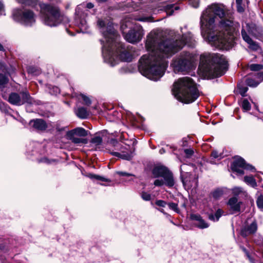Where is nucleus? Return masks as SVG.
I'll use <instances>...</instances> for the list:
<instances>
[{
	"instance_id": "obj_1",
	"label": "nucleus",
	"mask_w": 263,
	"mask_h": 263,
	"mask_svg": "<svg viewBox=\"0 0 263 263\" xmlns=\"http://www.w3.org/2000/svg\"><path fill=\"white\" fill-rule=\"evenodd\" d=\"M195 43L190 32L182 34L181 37L175 35L173 38L164 39L161 31L154 30L147 35L145 47L149 53L140 59L139 70L148 79L157 81L163 76L167 67L166 59L181 50L185 45L194 47Z\"/></svg>"
},
{
	"instance_id": "obj_2",
	"label": "nucleus",
	"mask_w": 263,
	"mask_h": 263,
	"mask_svg": "<svg viewBox=\"0 0 263 263\" xmlns=\"http://www.w3.org/2000/svg\"><path fill=\"white\" fill-rule=\"evenodd\" d=\"M200 23L203 37L212 46L222 50H229L234 46L240 24L233 21L223 6H209L202 12Z\"/></svg>"
},
{
	"instance_id": "obj_3",
	"label": "nucleus",
	"mask_w": 263,
	"mask_h": 263,
	"mask_svg": "<svg viewBox=\"0 0 263 263\" xmlns=\"http://www.w3.org/2000/svg\"><path fill=\"white\" fill-rule=\"evenodd\" d=\"M97 26L105 39L106 43L102 46V55L106 62L114 66L118 59L123 61H132L134 55L132 47L125 49L123 44L119 41V36L113 27V24L108 18H98Z\"/></svg>"
},
{
	"instance_id": "obj_4",
	"label": "nucleus",
	"mask_w": 263,
	"mask_h": 263,
	"mask_svg": "<svg viewBox=\"0 0 263 263\" xmlns=\"http://www.w3.org/2000/svg\"><path fill=\"white\" fill-rule=\"evenodd\" d=\"M227 68V61L219 54L206 53L200 57V68L208 77L214 78L223 75Z\"/></svg>"
},
{
	"instance_id": "obj_5",
	"label": "nucleus",
	"mask_w": 263,
	"mask_h": 263,
	"mask_svg": "<svg viewBox=\"0 0 263 263\" xmlns=\"http://www.w3.org/2000/svg\"><path fill=\"white\" fill-rule=\"evenodd\" d=\"M172 91L178 101L186 104L194 102L199 96L196 84L189 77L178 79L174 83Z\"/></svg>"
},
{
	"instance_id": "obj_6",
	"label": "nucleus",
	"mask_w": 263,
	"mask_h": 263,
	"mask_svg": "<svg viewBox=\"0 0 263 263\" xmlns=\"http://www.w3.org/2000/svg\"><path fill=\"white\" fill-rule=\"evenodd\" d=\"M41 13L44 23L50 27L56 26L61 22V14L58 7L47 4H40Z\"/></svg>"
},
{
	"instance_id": "obj_7",
	"label": "nucleus",
	"mask_w": 263,
	"mask_h": 263,
	"mask_svg": "<svg viewBox=\"0 0 263 263\" xmlns=\"http://www.w3.org/2000/svg\"><path fill=\"white\" fill-rule=\"evenodd\" d=\"M193 56L189 52L183 51L175 59L172 66L175 72H186L192 67Z\"/></svg>"
},
{
	"instance_id": "obj_8",
	"label": "nucleus",
	"mask_w": 263,
	"mask_h": 263,
	"mask_svg": "<svg viewBox=\"0 0 263 263\" xmlns=\"http://www.w3.org/2000/svg\"><path fill=\"white\" fill-rule=\"evenodd\" d=\"M256 26L255 24H247L246 27H242L241 34L243 40L248 44V47L252 50L257 51L260 47L257 43L254 41L250 36L255 35Z\"/></svg>"
},
{
	"instance_id": "obj_9",
	"label": "nucleus",
	"mask_w": 263,
	"mask_h": 263,
	"mask_svg": "<svg viewBox=\"0 0 263 263\" xmlns=\"http://www.w3.org/2000/svg\"><path fill=\"white\" fill-rule=\"evenodd\" d=\"M126 26V25L123 24L121 27L124 39L128 42L133 44L139 42L144 34L142 27L138 24H136L128 32L125 33L124 31V29Z\"/></svg>"
},
{
	"instance_id": "obj_10",
	"label": "nucleus",
	"mask_w": 263,
	"mask_h": 263,
	"mask_svg": "<svg viewBox=\"0 0 263 263\" xmlns=\"http://www.w3.org/2000/svg\"><path fill=\"white\" fill-rule=\"evenodd\" d=\"M152 173L155 178L162 177L165 181V184L171 187L175 184L173 174L166 167L164 166H156L153 171Z\"/></svg>"
},
{
	"instance_id": "obj_11",
	"label": "nucleus",
	"mask_w": 263,
	"mask_h": 263,
	"mask_svg": "<svg viewBox=\"0 0 263 263\" xmlns=\"http://www.w3.org/2000/svg\"><path fill=\"white\" fill-rule=\"evenodd\" d=\"M110 143L117 147L116 149L119 151L111 152L112 155L126 160H130L132 159L134 156V152L130 149L129 145H122L115 139H111Z\"/></svg>"
},
{
	"instance_id": "obj_12",
	"label": "nucleus",
	"mask_w": 263,
	"mask_h": 263,
	"mask_svg": "<svg viewBox=\"0 0 263 263\" xmlns=\"http://www.w3.org/2000/svg\"><path fill=\"white\" fill-rule=\"evenodd\" d=\"M13 16L15 20L26 26H31L35 22V14L30 10L17 11L13 14Z\"/></svg>"
},
{
	"instance_id": "obj_13",
	"label": "nucleus",
	"mask_w": 263,
	"mask_h": 263,
	"mask_svg": "<svg viewBox=\"0 0 263 263\" xmlns=\"http://www.w3.org/2000/svg\"><path fill=\"white\" fill-rule=\"evenodd\" d=\"M8 101L11 104L17 106L22 105L26 103L33 104L34 102L27 91L21 92L20 93H11L9 95Z\"/></svg>"
},
{
	"instance_id": "obj_14",
	"label": "nucleus",
	"mask_w": 263,
	"mask_h": 263,
	"mask_svg": "<svg viewBox=\"0 0 263 263\" xmlns=\"http://www.w3.org/2000/svg\"><path fill=\"white\" fill-rule=\"evenodd\" d=\"M82 5H79L76 8L74 24L80 28L81 31L85 32L88 28V25L86 20L87 13L85 12V11H87V10L83 11L82 9Z\"/></svg>"
},
{
	"instance_id": "obj_15",
	"label": "nucleus",
	"mask_w": 263,
	"mask_h": 263,
	"mask_svg": "<svg viewBox=\"0 0 263 263\" xmlns=\"http://www.w3.org/2000/svg\"><path fill=\"white\" fill-rule=\"evenodd\" d=\"M231 168L233 171L237 172L238 174L242 175L244 172L242 169L255 171V167L249 164H247L245 160L241 157H238L233 162Z\"/></svg>"
},
{
	"instance_id": "obj_16",
	"label": "nucleus",
	"mask_w": 263,
	"mask_h": 263,
	"mask_svg": "<svg viewBox=\"0 0 263 263\" xmlns=\"http://www.w3.org/2000/svg\"><path fill=\"white\" fill-rule=\"evenodd\" d=\"M257 230V225L255 221L252 222L250 224H248L242 227L240 231V235L243 237L253 235Z\"/></svg>"
},
{
	"instance_id": "obj_17",
	"label": "nucleus",
	"mask_w": 263,
	"mask_h": 263,
	"mask_svg": "<svg viewBox=\"0 0 263 263\" xmlns=\"http://www.w3.org/2000/svg\"><path fill=\"white\" fill-rule=\"evenodd\" d=\"M30 125L37 130H44L47 127L45 121L42 119H39L31 120L30 122Z\"/></svg>"
},
{
	"instance_id": "obj_18",
	"label": "nucleus",
	"mask_w": 263,
	"mask_h": 263,
	"mask_svg": "<svg viewBox=\"0 0 263 263\" xmlns=\"http://www.w3.org/2000/svg\"><path fill=\"white\" fill-rule=\"evenodd\" d=\"M241 202L238 201L236 197L231 198L228 201V204L230 209L234 212H238L240 210Z\"/></svg>"
},
{
	"instance_id": "obj_19",
	"label": "nucleus",
	"mask_w": 263,
	"mask_h": 263,
	"mask_svg": "<svg viewBox=\"0 0 263 263\" xmlns=\"http://www.w3.org/2000/svg\"><path fill=\"white\" fill-rule=\"evenodd\" d=\"M67 135H74L80 137H84L87 135V131L82 127H77L68 131Z\"/></svg>"
},
{
	"instance_id": "obj_20",
	"label": "nucleus",
	"mask_w": 263,
	"mask_h": 263,
	"mask_svg": "<svg viewBox=\"0 0 263 263\" xmlns=\"http://www.w3.org/2000/svg\"><path fill=\"white\" fill-rule=\"evenodd\" d=\"M76 115L81 119H86L89 116L88 111L84 107H78L74 111Z\"/></svg>"
},
{
	"instance_id": "obj_21",
	"label": "nucleus",
	"mask_w": 263,
	"mask_h": 263,
	"mask_svg": "<svg viewBox=\"0 0 263 263\" xmlns=\"http://www.w3.org/2000/svg\"><path fill=\"white\" fill-rule=\"evenodd\" d=\"M68 138L74 144H87L88 140L87 139L83 138L74 135H67Z\"/></svg>"
},
{
	"instance_id": "obj_22",
	"label": "nucleus",
	"mask_w": 263,
	"mask_h": 263,
	"mask_svg": "<svg viewBox=\"0 0 263 263\" xmlns=\"http://www.w3.org/2000/svg\"><path fill=\"white\" fill-rule=\"evenodd\" d=\"M245 82L247 85L253 87H256L260 83V82L256 80L255 76L253 77L249 76L247 78Z\"/></svg>"
},
{
	"instance_id": "obj_23",
	"label": "nucleus",
	"mask_w": 263,
	"mask_h": 263,
	"mask_svg": "<svg viewBox=\"0 0 263 263\" xmlns=\"http://www.w3.org/2000/svg\"><path fill=\"white\" fill-rule=\"evenodd\" d=\"M72 95L73 97H76L78 98L79 96L81 97L83 101V103L87 106H89L91 103V101L90 98L84 94L80 93L78 95L77 93H73Z\"/></svg>"
},
{
	"instance_id": "obj_24",
	"label": "nucleus",
	"mask_w": 263,
	"mask_h": 263,
	"mask_svg": "<svg viewBox=\"0 0 263 263\" xmlns=\"http://www.w3.org/2000/svg\"><path fill=\"white\" fill-rule=\"evenodd\" d=\"M223 214V211L221 209H218L214 215L211 214L209 215V218L210 220L213 221H218L219 218Z\"/></svg>"
},
{
	"instance_id": "obj_25",
	"label": "nucleus",
	"mask_w": 263,
	"mask_h": 263,
	"mask_svg": "<svg viewBox=\"0 0 263 263\" xmlns=\"http://www.w3.org/2000/svg\"><path fill=\"white\" fill-rule=\"evenodd\" d=\"M244 181L252 187H255L257 183L253 176H245L244 177Z\"/></svg>"
},
{
	"instance_id": "obj_26",
	"label": "nucleus",
	"mask_w": 263,
	"mask_h": 263,
	"mask_svg": "<svg viewBox=\"0 0 263 263\" xmlns=\"http://www.w3.org/2000/svg\"><path fill=\"white\" fill-rule=\"evenodd\" d=\"M163 8L165 11L169 14L170 15H172L174 12V10H177L178 7L174 6L173 4H166L163 6Z\"/></svg>"
},
{
	"instance_id": "obj_27",
	"label": "nucleus",
	"mask_w": 263,
	"mask_h": 263,
	"mask_svg": "<svg viewBox=\"0 0 263 263\" xmlns=\"http://www.w3.org/2000/svg\"><path fill=\"white\" fill-rule=\"evenodd\" d=\"M237 88L238 89L239 93L243 97L246 96V92H247L248 88L247 86L243 85L242 84L239 83L237 85Z\"/></svg>"
},
{
	"instance_id": "obj_28",
	"label": "nucleus",
	"mask_w": 263,
	"mask_h": 263,
	"mask_svg": "<svg viewBox=\"0 0 263 263\" xmlns=\"http://www.w3.org/2000/svg\"><path fill=\"white\" fill-rule=\"evenodd\" d=\"M17 1L22 4L31 6H35L37 3V0H17Z\"/></svg>"
},
{
	"instance_id": "obj_29",
	"label": "nucleus",
	"mask_w": 263,
	"mask_h": 263,
	"mask_svg": "<svg viewBox=\"0 0 263 263\" xmlns=\"http://www.w3.org/2000/svg\"><path fill=\"white\" fill-rule=\"evenodd\" d=\"M27 71L29 73L37 76L40 74L41 70L40 69L34 66H29L27 68Z\"/></svg>"
},
{
	"instance_id": "obj_30",
	"label": "nucleus",
	"mask_w": 263,
	"mask_h": 263,
	"mask_svg": "<svg viewBox=\"0 0 263 263\" xmlns=\"http://www.w3.org/2000/svg\"><path fill=\"white\" fill-rule=\"evenodd\" d=\"M248 67L251 70L254 71H257L261 70L263 68V65L261 64H249Z\"/></svg>"
},
{
	"instance_id": "obj_31",
	"label": "nucleus",
	"mask_w": 263,
	"mask_h": 263,
	"mask_svg": "<svg viewBox=\"0 0 263 263\" xmlns=\"http://www.w3.org/2000/svg\"><path fill=\"white\" fill-rule=\"evenodd\" d=\"M48 91L52 95H57L60 93V89L59 88L55 86L49 85L48 86Z\"/></svg>"
},
{
	"instance_id": "obj_32",
	"label": "nucleus",
	"mask_w": 263,
	"mask_h": 263,
	"mask_svg": "<svg viewBox=\"0 0 263 263\" xmlns=\"http://www.w3.org/2000/svg\"><path fill=\"white\" fill-rule=\"evenodd\" d=\"M88 177H89L91 179H95L98 180H101L102 181H105V182H109L110 180L108 179H106L103 177H102L99 175H97L92 174H89L88 175Z\"/></svg>"
},
{
	"instance_id": "obj_33",
	"label": "nucleus",
	"mask_w": 263,
	"mask_h": 263,
	"mask_svg": "<svg viewBox=\"0 0 263 263\" xmlns=\"http://www.w3.org/2000/svg\"><path fill=\"white\" fill-rule=\"evenodd\" d=\"M90 142L95 145H100L102 142V139L100 136H96L91 139Z\"/></svg>"
},
{
	"instance_id": "obj_34",
	"label": "nucleus",
	"mask_w": 263,
	"mask_h": 263,
	"mask_svg": "<svg viewBox=\"0 0 263 263\" xmlns=\"http://www.w3.org/2000/svg\"><path fill=\"white\" fill-rule=\"evenodd\" d=\"M223 193L222 190L217 189L212 193V196L216 199H219L223 195Z\"/></svg>"
},
{
	"instance_id": "obj_35",
	"label": "nucleus",
	"mask_w": 263,
	"mask_h": 263,
	"mask_svg": "<svg viewBox=\"0 0 263 263\" xmlns=\"http://www.w3.org/2000/svg\"><path fill=\"white\" fill-rule=\"evenodd\" d=\"M241 107L245 111H248L251 109V104L247 99H243L241 103Z\"/></svg>"
},
{
	"instance_id": "obj_36",
	"label": "nucleus",
	"mask_w": 263,
	"mask_h": 263,
	"mask_svg": "<svg viewBox=\"0 0 263 263\" xmlns=\"http://www.w3.org/2000/svg\"><path fill=\"white\" fill-rule=\"evenodd\" d=\"M196 226L200 229H205L209 227V225L202 218H201Z\"/></svg>"
},
{
	"instance_id": "obj_37",
	"label": "nucleus",
	"mask_w": 263,
	"mask_h": 263,
	"mask_svg": "<svg viewBox=\"0 0 263 263\" xmlns=\"http://www.w3.org/2000/svg\"><path fill=\"white\" fill-rule=\"evenodd\" d=\"M256 203L258 208L263 211V196L261 195L258 197Z\"/></svg>"
},
{
	"instance_id": "obj_38",
	"label": "nucleus",
	"mask_w": 263,
	"mask_h": 263,
	"mask_svg": "<svg viewBox=\"0 0 263 263\" xmlns=\"http://www.w3.org/2000/svg\"><path fill=\"white\" fill-rule=\"evenodd\" d=\"M168 205L169 208L175 212L178 213L180 212L179 208H178V204L174 202L168 203Z\"/></svg>"
},
{
	"instance_id": "obj_39",
	"label": "nucleus",
	"mask_w": 263,
	"mask_h": 263,
	"mask_svg": "<svg viewBox=\"0 0 263 263\" xmlns=\"http://www.w3.org/2000/svg\"><path fill=\"white\" fill-rule=\"evenodd\" d=\"M117 174H119L120 176L131 177L130 179H129V181H134V177H135V176L132 174L127 173L124 172H118Z\"/></svg>"
},
{
	"instance_id": "obj_40",
	"label": "nucleus",
	"mask_w": 263,
	"mask_h": 263,
	"mask_svg": "<svg viewBox=\"0 0 263 263\" xmlns=\"http://www.w3.org/2000/svg\"><path fill=\"white\" fill-rule=\"evenodd\" d=\"M141 198L145 201H149L151 199V195L145 192L141 193Z\"/></svg>"
},
{
	"instance_id": "obj_41",
	"label": "nucleus",
	"mask_w": 263,
	"mask_h": 263,
	"mask_svg": "<svg viewBox=\"0 0 263 263\" xmlns=\"http://www.w3.org/2000/svg\"><path fill=\"white\" fill-rule=\"evenodd\" d=\"M211 156L215 159H221L222 158V154H219L216 151H214L211 153Z\"/></svg>"
},
{
	"instance_id": "obj_42",
	"label": "nucleus",
	"mask_w": 263,
	"mask_h": 263,
	"mask_svg": "<svg viewBox=\"0 0 263 263\" xmlns=\"http://www.w3.org/2000/svg\"><path fill=\"white\" fill-rule=\"evenodd\" d=\"M184 152L187 158H190L194 153V150L192 148L185 149Z\"/></svg>"
},
{
	"instance_id": "obj_43",
	"label": "nucleus",
	"mask_w": 263,
	"mask_h": 263,
	"mask_svg": "<svg viewBox=\"0 0 263 263\" xmlns=\"http://www.w3.org/2000/svg\"><path fill=\"white\" fill-rule=\"evenodd\" d=\"M8 81V79L4 74H0V86L6 84Z\"/></svg>"
},
{
	"instance_id": "obj_44",
	"label": "nucleus",
	"mask_w": 263,
	"mask_h": 263,
	"mask_svg": "<svg viewBox=\"0 0 263 263\" xmlns=\"http://www.w3.org/2000/svg\"><path fill=\"white\" fill-rule=\"evenodd\" d=\"M242 192V189L241 187H235L233 188L232 190V193L235 196L238 195Z\"/></svg>"
},
{
	"instance_id": "obj_45",
	"label": "nucleus",
	"mask_w": 263,
	"mask_h": 263,
	"mask_svg": "<svg viewBox=\"0 0 263 263\" xmlns=\"http://www.w3.org/2000/svg\"><path fill=\"white\" fill-rule=\"evenodd\" d=\"M154 184L155 186H161L165 184V181H164L163 179H156Z\"/></svg>"
},
{
	"instance_id": "obj_46",
	"label": "nucleus",
	"mask_w": 263,
	"mask_h": 263,
	"mask_svg": "<svg viewBox=\"0 0 263 263\" xmlns=\"http://www.w3.org/2000/svg\"><path fill=\"white\" fill-rule=\"evenodd\" d=\"M155 203L157 205L161 207H165L167 204V203L162 200H157L156 201Z\"/></svg>"
},
{
	"instance_id": "obj_47",
	"label": "nucleus",
	"mask_w": 263,
	"mask_h": 263,
	"mask_svg": "<svg viewBox=\"0 0 263 263\" xmlns=\"http://www.w3.org/2000/svg\"><path fill=\"white\" fill-rule=\"evenodd\" d=\"M237 10L238 12L242 13L244 11V8L242 6V2H236Z\"/></svg>"
},
{
	"instance_id": "obj_48",
	"label": "nucleus",
	"mask_w": 263,
	"mask_h": 263,
	"mask_svg": "<svg viewBox=\"0 0 263 263\" xmlns=\"http://www.w3.org/2000/svg\"><path fill=\"white\" fill-rule=\"evenodd\" d=\"M191 219L193 220H196L197 221H199V220L202 218L200 215L198 214H191Z\"/></svg>"
},
{
	"instance_id": "obj_49",
	"label": "nucleus",
	"mask_w": 263,
	"mask_h": 263,
	"mask_svg": "<svg viewBox=\"0 0 263 263\" xmlns=\"http://www.w3.org/2000/svg\"><path fill=\"white\" fill-rule=\"evenodd\" d=\"M256 79H258L260 83L263 81V72L258 73L257 74L254 75Z\"/></svg>"
},
{
	"instance_id": "obj_50",
	"label": "nucleus",
	"mask_w": 263,
	"mask_h": 263,
	"mask_svg": "<svg viewBox=\"0 0 263 263\" xmlns=\"http://www.w3.org/2000/svg\"><path fill=\"white\" fill-rule=\"evenodd\" d=\"M190 3L195 8H197L199 6V0H191Z\"/></svg>"
},
{
	"instance_id": "obj_51",
	"label": "nucleus",
	"mask_w": 263,
	"mask_h": 263,
	"mask_svg": "<svg viewBox=\"0 0 263 263\" xmlns=\"http://www.w3.org/2000/svg\"><path fill=\"white\" fill-rule=\"evenodd\" d=\"M136 20L141 21V22H146L149 21L151 20L150 17H140L138 18H136Z\"/></svg>"
},
{
	"instance_id": "obj_52",
	"label": "nucleus",
	"mask_w": 263,
	"mask_h": 263,
	"mask_svg": "<svg viewBox=\"0 0 263 263\" xmlns=\"http://www.w3.org/2000/svg\"><path fill=\"white\" fill-rule=\"evenodd\" d=\"M41 162H44V163H48V164H50L51 163V162H53L54 161V160H49L48 159H47V158H43L41 161Z\"/></svg>"
},
{
	"instance_id": "obj_53",
	"label": "nucleus",
	"mask_w": 263,
	"mask_h": 263,
	"mask_svg": "<svg viewBox=\"0 0 263 263\" xmlns=\"http://www.w3.org/2000/svg\"><path fill=\"white\" fill-rule=\"evenodd\" d=\"M4 5L2 2L0 1V15H2L4 13Z\"/></svg>"
},
{
	"instance_id": "obj_54",
	"label": "nucleus",
	"mask_w": 263,
	"mask_h": 263,
	"mask_svg": "<svg viewBox=\"0 0 263 263\" xmlns=\"http://www.w3.org/2000/svg\"><path fill=\"white\" fill-rule=\"evenodd\" d=\"M94 5L91 3H88L86 5V8L88 9H91L93 7Z\"/></svg>"
},
{
	"instance_id": "obj_55",
	"label": "nucleus",
	"mask_w": 263,
	"mask_h": 263,
	"mask_svg": "<svg viewBox=\"0 0 263 263\" xmlns=\"http://www.w3.org/2000/svg\"><path fill=\"white\" fill-rule=\"evenodd\" d=\"M128 118L131 122H134L136 120L135 117L132 115L131 116H129Z\"/></svg>"
},
{
	"instance_id": "obj_56",
	"label": "nucleus",
	"mask_w": 263,
	"mask_h": 263,
	"mask_svg": "<svg viewBox=\"0 0 263 263\" xmlns=\"http://www.w3.org/2000/svg\"><path fill=\"white\" fill-rule=\"evenodd\" d=\"M159 153L161 154H163V153H165V149L164 148H161L159 151Z\"/></svg>"
},
{
	"instance_id": "obj_57",
	"label": "nucleus",
	"mask_w": 263,
	"mask_h": 263,
	"mask_svg": "<svg viewBox=\"0 0 263 263\" xmlns=\"http://www.w3.org/2000/svg\"><path fill=\"white\" fill-rule=\"evenodd\" d=\"M5 106V104L2 103V102H0V109H2V108Z\"/></svg>"
},
{
	"instance_id": "obj_58",
	"label": "nucleus",
	"mask_w": 263,
	"mask_h": 263,
	"mask_svg": "<svg viewBox=\"0 0 263 263\" xmlns=\"http://www.w3.org/2000/svg\"><path fill=\"white\" fill-rule=\"evenodd\" d=\"M4 50L3 45L0 43V51H3Z\"/></svg>"
},
{
	"instance_id": "obj_59",
	"label": "nucleus",
	"mask_w": 263,
	"mask_h": 263,
	"mask_svg": "<svg viewBox=\"0 0 263 263\" xmlns=\"http://www.w3.org/2000/svg\"><path fill=\"white\" fill-rule=\"evenodd\" d=\"M64 130V128H60L59 127H57V130L58 131H62Z\"/></svg>"
},
{
	"instance_id": "obj_60",
	"label": "nucleus",
	"mask_w": 263,
	"mask_h": 263,
	"mask_svg": "<svg viewBox=\"0 0 263 263\" xmlns=\"http://www.w3.org/2000/svg\"><path fill=\"white\" fill-rule=\"evenodd\" d=\"M161 213H163L164 214H166V213H165V212L164 211V210L163 209H159V210Z\"/></svg>"
},
{
	"instance_id": "obj_61",
	"label": "nucleus",
	"mask_w": 263,
	"mask_h": 263,
	"mask_svg": "<svg viewBox=\"0 0 263 263\" xmlns=\"http://www.w3.org/2000/svg\"><path fill=\"white\" fill-rule=\"evenodd\" d=\"M236 2H242V0H236Z\"/></svg>"
},
{
	"instance_id": "obj_62",
	"label": "nucleus",
	"mask_w": 263,
	"mask_h": 263,
	"mask_svg": "<svg viewBox=\"0 0 263 263\" xmlns=\"http://www.w3.org/2000/svg\"><path fill=\"white\" fill-rule=\"evenodd\" d=\"M182 166H181L180 167V171H181V173H182Z\"/></svg>"
},
{
	"instance_id": "obj_63",
	"label": "nucleus",
	"mask_w": 263,
	"mask_h": 263,
	"mask_svg": "<svg viewBox=\"0 0 263 263\" xmlns=\"http://www.w3.org/2000/svg\"><path fill=\"white\" fill-rule=\"evenodd\" d=\"M262 187H263V185H262Z\"/></svg>"
}]
</instances>
